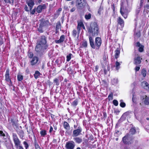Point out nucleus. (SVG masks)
Here are the masks:
<instances>
[{
	"mask_svg": "<svg viewBox=\"0 0 149 149\" xmlns=\"http://www.w3.org/2000/svg\"><path fill=\"white\" fill-rule=\"evenodd\" d=\"M37 43L43 45L45 50L48 47V45L47 43V38L44 35L40 37Z\"/></svg>",
	"mask_w": 149,
	"mask_h": 149,
	"instance_id": "4",
	"label": "nucleus"
},
{
	"mask_svg": "<svg viewBox=\"0 0 149 149\" xmlns=\"http://www.w3.org/2000/svg\"><path fill=\"white\" fill-rule=\"evenodd\" d=\"M53 131L54 132H55V131L53 130V128L52 127V126L50 125L49 132V133H51Z\"/></svg>",
	"mask_w": 149,
	"mask_h": 149,
	"instance_id": "50",
	"label": "nucleus"
},
{
	"mask_svg": "<svg viewBox=\"0 0 149 149\" xmlns=\"http://www.w3.org/2000/svg\"><path fill=\"white\" fill-rule=\"evenodd\" d=\"M89 43L91 47L94 49L98 50L101 46L102 40L101 38L99 37H96L95 39V42L92 36H89L88 37Z\"/></svg>",
	"mask_w": 149,
	"mask_h": 149,
	"instance_id": "1",
	"label": "nucleus"
},
{
	"mask_svg": "<svg viewBox=\"0 0 149 149\" xmlns=\"http://www.w3.org/2000/svg\"><path fill=\"white\" fill-rule=\"evenodd\" d=\"M120 12L121 15L125 19L127 18L128 12L126 10L124 9L123 6L122 4L121 5Z\"/></svg>",
	"mask_w": 149,
	"mask_h": 149,
	"instance_id": "11",
	"label": "nucleus"
},
{
	"mask_svg": "<svg viewBox=\"0 0 149 149\" xmlns=\"http://www.w3.org/2000/svg\"><path fill=\"white\" fill-rule=\"evenodd\" d=\"M129 112L128 111L124 113L123 115L122 116L126 117L129 115Z\"/></svg>",
	"mask_w": 149,
	"mask_h": 149,
	"instance_id": "49",
	"label": "nucleus"
},
{
	"mask_svg": "<svg viewBox=\"0 0 149 149\" xmlns=\"http://www.w3.org/2000/svg\"><path fill=\"white\" fill-rule=\"evenodd\" d=\"M136 46L137 47H139L138 51L140 52H142L144 51V46L140 44L139 42H137L136 43Z\"/></svg>",
	"mask_w": 149,
	"mask_h": 149,
	"instance_id": "14",
	"label": "nucleus"
},
{
	"mask_svg": "<svg viewBox=\"0 0 149 149\" xmlns=\"http://www.w3.org/2000/svg\"><path fill=\"white\" fill-rule=\"evenodd\" d=\"M9 71L10 70L8 68L7 69L5 75V80L6 81L9 82L8 85L9 86L11 87L13 86V84L11 79L10 77Z\"/></svg>",
	"mask_w": 149,
	"mask_h": 149,
	"instance_id": "5",
	"label": "nucleus"
},
{
	"mask_svg": "<svg viewBox=\"0 0 149 149\" xmlns=\"http://www.w3.org/2000/svg\"><path fill=\"white\" fill-rule=\"evenodd\" d=\"M113 104L116 106H117L118 105V102L116 100H114L113 101Z\"/></svg>",
	"mask_w": 149,
	"mask_h": 149,
	"instance_id": "44",
	"label": "nucleus"
},
{
	"mask_svg": "<svg viewBox=\"0 0 149 149\" xmlns=\"http://www.w3.org/2000/svg\"><path fill=\"white\" fill-rule=\"evenodd\" d=\"M46 8V6L45 4L42 5H39L36 8V11L38 13H40L41 12L42 9H45Z\"/></svg>",
	"mask_w": 149,
	"mask_h": 149,
	"instance_id": "18",
	"label": "nucleus"
},
{
	"mask_svg": "<svg viewBox=\"0 0 149 149\" xmlns=\"http://www.w3.org/2000/svg\"><path fill=\"white\" fill-rule=\"evenodd\" d=\"M26 2L29 7L30 10H31L35 4L34 0H26Z\"/></svg>",
	"mask_w": 149,
	"mask_h": 149,
	"instance_id": "13",
	"label": "nucleus"
},
{
	"mask_svg": "<svg viewBox=\"0 0 149 149\" xmlns=\"http://www.w3.org/2000/svg\"><path fill=\"white\" fill-rule=\"evenodd\" d=\"M86 4L85 0H77L76 6L78 8L82 9Z\"/></svg>",
	"mask_w": 149,
	"mask_h": 149,
	"instance_id": "6",
	"label": "nucleus"
},
{
	"mask_svg": "<svg viewBox=\"0 0 149 149\" xmlns=\"http://www.w3.org/2000/svg\"><path fill=\"white\" fill-rule=\"evenodd\" d=\"M59 14H60V13L57 11H56V13L54 14V19L58 17V16L59 15Z\"/></svg>",
	"mask_w": 149,
	"mask_h": 149,
	"instance_id": "46",
	"label": "nucleus"
},
{
	"mask_svg": "<svg viewBox=\"0 0 149 149\" xmlns=\"http://www.w3.org/2000/svg\"><path fill=\"white\" fill-rule=\"evenodd\" d=\"M102 68H103L104 69V73L105 74H107V71L106 69L105 68L104 66H102Z\"/></svg>",
	"mask_w": 149,
	"mask_h": 149,
	"instance_id": "55",
	"label": "nucleus"
},
{
	"mask_svg": "<svg viewBox=\"0 0 149 149\" xmlns=\"http://www.w3.org/2000/svg\"><path fill=\"white\" fill-rule=\"evenodd\" d=\"M43 23L45 25V24L48 25L49 24V22L48 20H46V21L44 22Z\"/></svg>",
	"mask_w": 149,
	"mask_h": 149,
	"instance_id": "58",
	"label": "nucleus"
},
{
	"mask_svg": "<svg viewBox=\"0 0 149 149\" xmlns=\"http://www.w3.org/2000/svg\"><path fill=\"white\" fill-rule=\"evenodd\" d=\"M11 121L12 123V125L13 126H16L17 123L13 119H11Z\"/></svg>",
	"mask_w": 149,
	"mask_h": 149,
	"instance_id": "48",
	"label": "nucleus"
},
{
	"mask_svg": "<svg viewBox=\"0 0 149 149\" xmlns=\"http://www.w3.org/2000/svg\"><path fill=\"white\" fill-rule=\"evenodd\" d=\"M65 36L64 35H61L60 37V39L58 40H55V42L56 43H60L63 42L65 40Z\"/></svg>",
	"mask_w": 149,
	"mask_h": 149,
	"instance_id": "21",
	"label": "nucleus"
},
{
	"mask_svg": "<svg viewBox=\"0 0 149 149\" xmlns=\"http://www.w3.org/2000/svg\"><path fill=\"white\" fill-rule=\"evenodd\" d=\"M140 8H141L143 6V0H140Z\"/></svg>",
	"mask_w": 149,
	"mask_h": 149,
	"instance_id": "59",
	"label": "nucleus"
},
{
	"mask_svg": "<svg viewBox=\"0 0 149 149\" xmlns=\"http://www.w3.org/2000/svg\"><path fill=\"white\" fill-rule=\"evenodd\" d=\"M61 25V23L60 22H58L57 24L56 28H59Z\"/></svg>",
	"mask_w": 149,
	"mask_h": 149,
	"instance_id": "56",
	"label": "nucleus"
},
{
	"mask_svg": "<svg viewBox=\"0 0 149 149\" xmlns=\"http://www.w3.org/2000/svg\"><path fill=\"white\" fill-rule=\"evenodd\" d=\"M99 29H88V30L89 33L92 34L93 36H97L99 33Z\"/></svg>",
	"mask_w": 149,
	"mask_h": 149,
	"instance_id": "8",
	"label": "nucleus"
},
{
	"mask_svg": "<svg viewBox=\"0 0 149 149\" xmlns=\"http://www.w3.org/2000/svg\"><path fill=\"white\" fill-rule=\"evenodd\" d=\"M17 80L19 81H22L23 79V76L21 74H18L17 76Z\"/></svg>",
	"mask_w": 149,
	"mask_h": 149,
	"instance_id": "40",
	"label": "nucleus"
},
{
	"mask_svg": "<svg viewBox=\"0 0 149 149\" xmlns=\"http://www.w3.org/2000/svg\"><path fill=\"white\" fill-rule=\"evenodd\" d=\"M38 60L39 58L38 57L36 56H34L30 62L31 65H36L38 62Z\"/></svg>",
	"mask_w": 149,
	"mask_h": 149,
	"instance_id": "17",
	"label": "nucleus"
},
{
	"mask_svg": "<svg viewBox=\"0 0 149 149\" xmlns=\"http://www.w3.org/2000/svg\"><path fill=\"white\" fill-rule=\"evenodd\" d=\"M87 46V42L86 41L82 42L81 44H80V48H86Z\"/></svg>",
	"mask_w": 149,
	"mask_h": 149,
	"instance_id": "26",
	"label": "nucleus"
},
{
	"mask_svg": "<svg viewBox=\"0 0 149 149\" xmlns=\"http://www.w3.org/2000/svg\"><path fill=\"white\" fill-rule=\"evenodd\" d=\"M123 101L122 100H120V105L121 107L124 108L126 106V104L125 102H123Z\"/></svg>",
	"mask_w": 149,
	"mask_h": 149,
	"instance_id": "42",
	"label": "nucleus"
},
{
	"mask_svg": "<svg viewBox=\"0 0 149 149\" xmlns=\"http://www.w3.org/2000/svg\"><path fill=\"white\" fill-rule=\"evenodd\" d=\"M19 136V138L23 139L25 136L24 131L22 130H16Z\"/></svg>",
	"mask_w": 149,
	"mask_h": 149,
	"instance_id": "15",
	"label": "nucleus"
},
{
	"mask_svg": "<svg viewBox=\"0 0 149 149\" xmlns=\"http://www.w3.org/2000/svg\"><path fill=\"white\" fill-rule=\"evenodd\" d=\"M91 14L90 13H87L85 15V18L87 20L90 19L91 18Z\"/></svg>",
	"mask_w": 149,
	"mask_h": 149,
	"instance_id": "37",
	"label": "nucleus"
},
{
	"mask_svg": "<svg viewBox=\"0 0 149 149\" xmlns=\"http://www.w3.org/2000/svg\"><path fill=\"white\" fill-rule=\"evenodd\" d=\"M103 118L105 119L107 117V113H106V112L105 111H103Z\"/></svg>",
	"mask_w": 149,
	"mask_h": 149,
	"instance_id": "53",
	"label": "nucleus"
},
{
	"mask_svg": "<svg viewBox=\"0 0 149 149\" xmlns=\"http://www.w3.org/2000/svg\"><path fill=\"white\" fill-rule=\"evenodd\" d=\"M34 146L35 149H41L36 139L34 141Z\"/></svg>",
	"mask_w": 149,
	"mask_h": 149,
	"instance_id": "31",
	"label": "nucleus"
},
{
	"mask_svg": "<svg viewBox=\"0 0 149 149\" xmlns=\"http://www.w3.org/2000/svg\"><path fill=\"white\" fill-rule=\"evenodd\" d=\"M93 25V26L94 28H97L98 27V25L96 22H94Z\"/></svg>",
	"mask_w": 149,
	"mask_h": 149,
	"instance_id": "57",
	"label": "nucleus"
},
{
	"mask_svg": "<svg viewBox=\"0 0 149 149\" xmlns=\"http://www.w3.org/2000/svg\"><path fill=\"white\" fill-rule=\"evenodd\" d=\"M36 11V8H34L32 10H31L30 12V13L31 14L33 15L35 13Z\"/></svg>",
	"mask_w": 149,
	"mask_h": 149,
	"instance_id": "54",
	"label": "nucleus"
},
{
	"mask_svg": "<svg viewBox=\"0 0 149 149\" xmlns=\"http://www.w3.org/2000/svg\"><path fill=\"white\" fill-rule=\"evenodd\" d=\"M44 49V47L43 45L37 42V45L35 47L36 51L38 53L41 52L43 49Z\"/></svg>",
	"mask_w": 149,
	"mask_h": 149,
	"instance_id": "12",
	"label": "nucleus"
},
{
	"mask_svg": "<svg viewBox=\"0 0 149 149\" xmlns=\"http://www.w3.org/2000/svg\"><path fill=\"white\" fill-rule=\"evenodd\" d=\"M82 129L81 127L79 125L77 128L74 130L73 132V134L75 136H77L81 134Z\"/></svg>",
	"mask_w": 149,
	"mask_h": 149,
	"instance_id": "9",
	"label": "nucleus"
},
{
	"mask_svg": "<svg viewBox=\"0 0 149 149\" xmlns=\"http://www.w3.org/2000/svg\"><path fill=\"white\" fill-rule=\"evenodd\" d=\"M28 56L29 58H33V54L31 52H29L28 54Z\"/></svg>",
	"mask_w": 149,
	"mask_h": 149,
	"instance_id": "45",
	"label": "nucleus"
},
{
	"mask_svg": "<svg viewBox=\"0 0 149 149\" xmlns=\"http://www.w3.org/2000/svg\"><path fill=\"white\" fill-rule=\"evenodd\" d=\"M118 24L120 25L121 27H123L124 24V21L120 17L118 18Z\"/></svg>",
	"mask_w": 149,
	"mask_h": 149,
	"instance_id": "28",
	"label": "nucleus"
},
{
	"mask_svg": "<svg viewBox=\"0 0 149 149\" xmlns=\"http://www.w3.org/2000/svg\"><path fill=\"white\" fill-rule=\"evenodd\" d=\"M103 59L104 61H106L107 59V56L104 54L103 56Z\"/></svg>",
	"mask_w": 149,
	"mask_h": 149,
	"instance_id": "60",
	"label": "nucleus"
},
{
	"mask_svg": "<svg viewBox=\"0 0 149 149\" xmlns=\"http://www.w3.org/2000/svg\"><path fill=\"white\" fill-rule=\"evenodd\" d=\"M75 146V142L73 141H70L66 142L65 147L66 149H74Z\"/></svg>",
	"mask_w": 149,
	"mask_h": 149,
	"instance_id": "7",
	"label": "nucleus"
},
{
	"mask_svg": "<svg viewBox=\"0 0 149 149\" xmlns=\"http://www.w3.org/2000/svg\"><path fill=\"white\" fill-rule=\"evenodd\" d=\"M142 84L144 86L147 87L149 89V84L147 82L144 81L142 82Z\"/></svg>",
	"mask_w": 149,
	"mask_h": 149,
	"instance_id": "38",
	"label": "nucleus"
},
{
	"mask_svg": "<svg viewBox=\"0 0 149 149\" xmlns=\"http://www.w3.org/2000/svg\"><path fill=\"white\" fill-rule=\"evenodd\" d=\"M53 82L54 83L56 86H58L60 84L59 79L57 78H55L53 80Z\"/></svg>",
	"mask_w": 149,
	"mask_h": 149,
	"instance_id": "33",
	"label": "nucleus"
},
{
	"mask_svg": "<svg viewBox=\"0 0 149 149\" xmlns=\"http://www.w3.org/2000/svg\"><path fill=\"white\" fill-rule=\"evenodd\" d=\"M72 55V54L70 53L68 55L66 56V61L67 62H69L70 61L71 58V56Z\"/></svg>",
	"mask_w": 149,
	"mask_h": 149,
	"instance_id": "39",
	"label": "nucleus"
},
{
	"mask_svg": "<svg viewBox=\"0 0 149 149\" xmlns=\"http://www.w3.org/2000/svg\"><path fill=\"white\" fill-rule=\"evenodd\" d=\"M115 65L116 69L118 70L120 68V63L118 61H116L115 63Z\"/></svg>",
	"mask_w": 149,
	"mask_h": 149,
	"instance_id": "41",
	"label": "nucleus"
},
{
	"mask_svg": "<svg viewBox=\"0 0 149 149\" xmlns=\"http://www.w3.org/2000/svg\"><path fill=\"white\" fill-rule=\"evenodd\" d=\"M38 31L41 33H43L44 31L42 29H38Z\"/></svg>",
	"mask_w": 149,
	"mask_h": 149,
	"instance_id": "62",
	"label": "nucleus"
},
{
	"mask_svg": "<svg viewBox=\"0 0 149 149\" xmlns=\"http://www.w3.org/2000/svg\"><path fill=\"white\" fill-rule=\"evenodd\" d=\"M23 144L24 145L25 149H29V144L26 141H24L23 142Z\"/></svg>",
	"mask_w": 149,
	"mask_h": 149,
	"instance_id": "35",
	"label": "nucleus"
},
{
	"mask_svg": "<svg viewBox=\"0 0 149 149\" xmlns=\"http://www.w3.org/2000/svg\"><path fill=\"white\" fill-rule=\"evenodd\" d=\"M78 103L79 99H76L71 103V106L74 108H75L78 104Z\"/></svg>",
	"mask_w": 149,
	"mask_h": 149,
	"instance_id": "22",
	"label": "nucleus"
},
{
	"mask_svg": "<svg viewBox=\"0 0 149 149\" xmlns=\"http://www.w3.org/2000/svg\"><path fill=\"white\" fill-rule=\"evenodd\" d=\"M130 134L127 133L122 139V141L123 143L125 145H129L133 143L134 141L133 137H130Z\"/></svg>",
	"mask_w": 149,
	"mask_h": 149,
	"instance_id": "3",
	"label": "nucleus"
},
{
	"mask_svg": "<svg viewBox=\"0 0 149 149\" xmlns=\"http://www.w3.org/2000/svg\"><path fill=\"white\" fill-rule=\"evenodd\" d=\"M141 59L142 58L139 56L135 57L134 60V64L136 65H139L141 63Z\"/></svg>",
	"mask_w": 149,
	"mask_h": 149,
	"instance_id": "16",
	"label": "nucleus"
},
{
	"mask_svg": "<svg viewBox=\"0 0 149 149\" xmlns=\"http://www.w3.org/2000/svg\"><path fill=\"white\" fill-rule=\"evenodd\" d=\"M63 127L65 129L66 132H67L70 129V126L69 124L66 121L63 122Z\"/></svg>",
	"mask_w": 149,
	"mask_h": 149,
	"instance_id": "20",
	"label": "nucleus"
},
{
	"mask_svg": "<svg viewBox=\"0 0 149 149\" xmlns=\"http://www.w3.org/2000/svg\"><path fill=\"white\" fill-rule=\"evenodd\" d=\"M12 138L14 146L16 149H24L21 144V141L16 133H12Z\"/></svg>",
	"mask_w": 149,
	"mask_h": 149,
	"instance_id": "2",
	"label": "nucleus"
},
{
	"mask_svg": "<svg viewBox=\"0 0 149 149\" xmlns=\"http://www.w3.org/2000/svg\"><path fill=\"white\" fill-rule=\"evenodd\" d=\"M40 75H41V74L39 72L38 70H36L35 71V73L33 75L35 79H36L38 78L39 77Z\"/></svg>",
	"mask_w": 149,
	"mask_h": 149,
	"instance_id": "30",
	"label": "nucleus"
},
{
	"mask_svg": "<svg viewBox=\"0 0 149 149\" xmlns=\"http://www.w3.org/2000/svg\"><path fill=\"white\" fill-rule=\"evenodd\" d=\"M134 31V36L137 38L140 37L141 36L140 31L138 29H135Z\"/></svg>",
	"mask_w": 149,
	"mask_h": 149,
	"instance_id": "19",
	"label": "nucleus"
},
{
	"mask_svg": "<svg viewBox=\"0 0 149 149\" xmlns=\"http://www.w3.org/2000/svg\"><path fill=\"white\" fill-rule=\"evenodd\" d=\"M40 134L41 136L44 137L47 134V131L45 130H42L40 131Z\"/></svg>",
	"mask_w": 149,
	"mask_h": 149,
	"instance_id": "32",
	"label": "nucleus"
},
{
	"mask_svg": "<svg viewBox=\"0 0 149 149\" xmlns=\"http://www.w3.org/2000/svg\"><path fill=\"white\" fill-rule=\"evenodd\" d=\"M81 29H77V31L76 29H74L72 31V35L74 37H76L77 34L78 35L79 34Z\"/></svg>",
	"mask_w": 149,
	"mask_h": 149,
	"instance_id": "24",
	"label": "nucleus"
},
{
	"mask_svg": "<svg viewBox=\"0 0 149 149\" xmlns=\"http://www.w3.org/2000/svg\"><path fill=\"white\" fill-rule=\"evenodd\" d=\"M130 133L131 134L134 135L136 132V130L135 127H132L130 130Z\"/></svg>",
	"mask_w": 149,
	"mask_h": 149,
	"instance_id": "34",
	"label": "nucleus"
},
{
	"mask_svg": "<svg viewBox=\"0 0 149 149\" xmlns=\"http://www.w3.org/2000/svg\"><path fill=\"white\" fill-rule=\"evenodd\" d=\"M73 139L75 142L78 144L80 143L83 141L82 139L79 137H76L74 138Z\"/></svg>",
	"mask_w": 149,
	"mask_h": 149,
	"instance_id": "29",
	"label": "nucleus"
},
{
	"mask_svg": "<svg viewBox=\"0 0 149 149\" xmlns=\"http://www.w3.org/2000/svg\"><path fill=\"white\" fill-rule=\"evenodd\" d=\"M141 65H140L139 66H136L135 70L136 72H137L140 69V67Z\"/></svg>",
	"mask_w": 149,
	"mask_h": 149,
	"instance_id": "51",
	"label": "nucleus"
},
{
	"mask_svg": "<svg viewBox=\"0 0 149 149\" xmlns=\"http://www.w3.org/2000/svg\"><path fill=\"white\" fill-rule=\"evenodd\" d=\"M113 93H111L108 96V98L109 100H112L113 99Z\"/></svg>",
	"mask_w": 149,
	"mask_h": 149,
	"instance_id": "47",
	"label": "nucleus"
},
{
	"mask_svg": "<svg viewBox=\"0 0 149 149\" xmlns=\"http://www.w3.org/2000/svg\"><path fill=\"white\" fill-rule=\"evenodd\" d=\"M5 136V134L3 132V131L0 130V136L4 137Z\"/></svg>",
	"mask_w": 149,
	"mask_h": 149,
	"instance_id": "52",
	"label": "nucleus"
},
{
	"mask_svg": "<svg viewBox=\"0 0 149 149\" xmlns=\"http://www.w3.org/2000/svg\"><path fill=\"white\" fill-rule=\"evenodd\" d=\"M24 9H25V10L26 11H29V10H29L28 9V7H27V6L26 5L25 6V7L24 8Z\"/></svg>",
	"mask_w": 149,
	"mask_h": 149,
	"instance_id": "63",
	"label": "nucleus"
},
{
	"mask_svg": "<svg viewBox=\"0 0 149 149\" xmlns=\"http://www.w3.org/2000/svg\"><path fill=\"white\" fill-rule=\"evenodd\" d=\"M77 28H85L83 22L81 20L77 21Z\"/></svg>",
	"mask_w": 149,
	"mask_h": 149,
	"instance_id": "27",
	"label": "nucleus"
},
{
	"mask_svg": "<svg viewBox=\"0 0 149 149\" xmlns=\"http://www.w3.org/2000/svg\"><path fill=\"white\" fill-rule=\"evenodd\" d=\"M88 135H86V137H87V139H84V141L85 143L86 144V146L89 148V144H88L89 142H91V141H93L94 140V137L92 135H90L89 137H88Z\"/></svg>",
	"mask_w": 149,
	"mask_h": 149,
	"instance_id": "10",
	"label": "nucleus"
},
{
	"mask_svg": "<svg viewBox=\"0 0 149 149\" xmlns=\"http://www.w3.org/2000/svg\"><path fill=\"white\" fill-rule=\"evenodd\" d=\"M31 131L33 132V130L32 129V128H30L29 130H27V132H28V134H30L31 133Z\"/></svg>",
	"mask_w": 149,
	"mask_h": 149,
	"instance_id": "64",
	"label": "nucleus"
},
{
	"mask_svg": "<svg viewBox=\"0 0 149 149\" xmlns=\"http://www.w3.org/2000/svg\"><path fill=\"white\" fill-rule=\"evenodd\" d=\"M115 58L116 59H117L119 57L120 53V50L119 48H117L116 50L115 51Z\"/></svg>",
	"mask_w": 149,
	"mask_h": 149,
	"instance_id": "23",
	"label": "nucleus"
},
{
	"mask_svg": "<svg viewBox=\"0 0 149 149\" xmlns=\"http://www.w3.org/2000/svg\"><path fill=\"white\" fill-rule=\"evenodd\" d=\"M6 3L13 4L14 2V0H4Z\"/></svg>",
	"mask_w": 149,
	"mask_h": 149,
	"instance_id": "43",
	"label": "nucleus"
},
{
	"mask_svg": "<svg viewBox=\"0 0 149 149\" xmlns=\"http://www.w3.org/2000/svg\"><path fill=\"white\" fill-rule=\"evenodd\" d=\"M145 98H143L144 103L146 105H149V96L148 97L147 95L145 96Z\"/></svg>",
	"mask_w": 149,
	"mask_h": 149,
	"instance_id": "25",
	"label": "nucleus"
},
{
	"mask_svg": "<svg viewBox=\"0 0 149 149\" xmlns=\"http://www.w3.org/2000/svg\"><path fill=\"white\" fill-rule=\"evenodd\" d=\"M75 7H73L71 10H70V12H73L75 11Z\"/></svg>",
	"mask_w": 149,
	"mask_h": 149,
	"instance_id": "61",
	"label": "nucleus"
},
{
	"mask_svg": "<svg viewBox=\"0 0 149 149\" xmlns=\"http://www.w3.org/2000/svg\"><path fill=\"white\" fill-rule=\"evenodd\" d=\"M147 71L145 68L142 69L141 71V74L143 77H145Z\"/></svg>",
	"mask_w": 149,
	"mask_h": 149,
	"instance_id": "36",
	"label": "nucleus"
}]
</instances>
